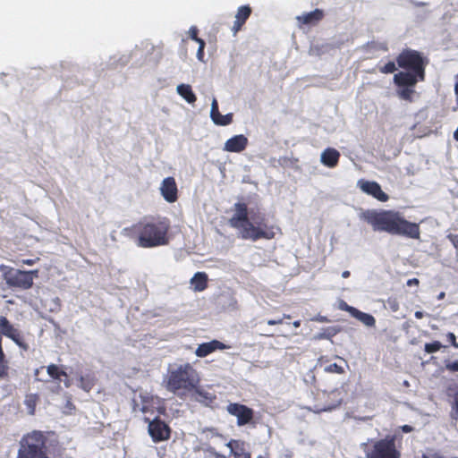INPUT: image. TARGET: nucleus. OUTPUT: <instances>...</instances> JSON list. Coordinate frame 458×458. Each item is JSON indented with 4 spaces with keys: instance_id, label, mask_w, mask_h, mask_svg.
Instances as JSON below:
<instances>
[{
    "instance_id": "nucleus-1",
    "label": "nucleus",
    "mask_w": 458,
    "mask_h": 458,
    "mask_svg": "<svg viewBox=\"0 0 458 458\" xmlns=\"http://www.w3.org/2000/svg\"><path fill=\"white\" fill-rule=\"evenodd\" d=\"M396 63L404 70L394 75L396 95L403 100L412 102L416 84L426 80L428 59L417 50L405 48L396 56Z\"/></svg>"
},
{
    "instance_id": "nucleus-2",
    "label": "nucleus",
    "mask_w": 458,
    "mask_h": 458,
    "mask_svg": "<svg viewBox=\"0 0 458 458\" xmlns=\"http://www.w3.org/2000/svg\"><path fill=\"white\" fill-rule=\"evenodd\" d=\"M170 220L165 216H144L123 229V233L138 247L151 249L169 243Z\"/></svg>"
},
{
    "instance_id": "nucleus-3",
    "label": "nucleus",
    "mask_w": 458,
    "mask_h": 458,
    "mask_svg": "<svg viewBox=\"0 0 458 458\" xmlns=\"http://www.w3.org/2000/svg\"><path fill=\"white\" fill-rule=\"evenodd\" d=\"M362 218L373 227L374 231L420 239V229L419 224L407 221L398 212L367 210L363 212Z\"/></svg>"
},
{
    "instance_id": "nucleus-4",
    "label": "nucleus",
    "mask_w": 458,
    "mask_h": 458,
    "mask_svg": "<svg viewBox=\"0 0 458 458\" xmlns=\"http://www.w3.org/2000/svg\"><path fill=\"white\" fill-rule=\"evenodd\" d=\"M199 384V373L189 362L169 367L163 379L165 389L178 396L192 393Z\"/></svg>"
},
{
    "instance_id": "nucleus-5",
    "label": "nucleus",
    "mask_w": 458,
    "mask_h": 458,
    "mask_svg": "<svg viewBox=\"0 0 458 458\" xmlns=\"http://www.w3.org/2000/svg\"><path fill=\"white\" fill-rule=\"evenodd\" d=\"M51 443H58L49 438L47 432L33 430L23 435L19 443L16 458H50Z\"/></svg>"
},
{
    "instance_id": "nucleus-6",
    "label": "nucleus",
    "mask_w": 458,
    "mask_h": 458,
    "mask_svg": "<svg viewBox=\"0 0 458 458\" xmlns=\"http://www.w3.org/2000/svg\"><path fill=\"white\" fill-rule=\"evenodd\" d=\"M395 440V436H386L382 439L363 443L361 447L366 458H401V452L396 446Z\"/></svg>"
},
{
    "instance_id": "nucleus-7",
    "label": "nucleus",
    "mask_w": 458,
    "mask_h": 458,
    "mask_svg": "<svg viewBox=\"0 0 458 458\" xmlns=\"http://www.w3.org/2000/svg\"><path fill=\"white\" fill-rule=\"evenodd\" d=\"M252 224L241 230L240 237L243 240H251L256 242L260 239L271 240L276 236L275 227L266 223L265 215L258 213L251 216Z\"/></svg>"
},
{
    "instance_id": "nucleus-8",
    "label": "nucleus",
    "mask_w": 458,
    "mask_h": 458,
    "mask_svg": "<svg viewBox=\"0 0 458 458\" xmlns=\"http://www.w3.org/2000/svg\"><path fill=\"white\" fill-rule=\"evenodd\" d=\"M1 270L4 271L3 276L5 283L11 288L28 290L32 287L34 277L38 276V269L23 271L1 266Z\"/></svg>"
},
{
    "instance_id": "nucleus-9",
    "label": "nucleus",
    "mask_w": 458,
    "mask_h": 458,
    "mask_svg": "<svg viewBox=\"0 0 458 458\" xmlns=\"http://www.w3.org/2000/svg\"><path fill=\"white\" fill-rule=\"evenodd\" d=\"M145 421L148 423V430L153 442L159 443L170 438L171 428L165 421L159 418H155L152 420L145 418Z\"/></svg>"
},
{
    "instance_id": "nucleus-10",
    "label": "nucleus",
    "mask_w": 458,
    "mask_h": 458,
    "mask_svg": "<svg viewBox=\"0 0 458 458\" xmlns=\"http://www.w3.org/2000/svg\"><path fill=\"white\" fill-rule=\"evenodd\" d=\"M226 411L230 415L236 417L238 427H243L253 421L254 411L245 404L230 403L226 406Z\"/></svg>"
},
{
    "instance_id": "nucleus-11",
    "label": "nucleus",
    "mask_w": 458,
    "mask_h": 458,
    "mask_svg": "<svg viewBox=\"0 0 458 458\" xmlns=\"http://www.w3.org/2000/svg\"><path fill=\"white\" fill-rule=\"evenodd\" d=\"M0 335H4L12 339L19 347L24 351L29 349V344L25 342L24 337L20 330L15 328L4 316H0Z\"/></svg>"
},
{
    "instance_id": "nucleus-12",
    "label": "nucleus",
    "mask_w": 458,
    "mask_h": 458,
    "mask_svg": "<svg viewBox=\"0 0 458 458\" xmlns=\"http://www.w3.org/2000/svg\"><path fill=\"white\" fill-rule=\"evenodd\" d=\"M235 213L229 219V225L235 229L244 230L249 224H252L249 218L248 206L244 202H237L234 204Z\"/></svg>"
},
{
    "instance_id": "nucleus-13",
    "label": "nucleus",
    "mask_w": 458,
    "mask_h": 458,
    "mask_svg": "<svg viewBox=\"0 0 458 458\" xmlns=\"http://www.w3.org/2000/svg\"><path fill=\"white\" fill-rule=\"evenodd\" d=\"M160 191L167 202H175L178 199V188L175 179L172 176L165 178L161 183Z\"/></svg>"
},
{
    "instance_id": "nucleus-14",
    "label": "nucleus",
    "mask_w": 458,
    "mask_h": 458,
    "mask_svg": "<svg viewBox=\"0 0 458 458\" xmlns=\"http://www.w3.org/2000/svg\"><path fill=\"white\" fill-rule=\"evenodd\" d=\"M358 184L363 192L371 195L377 200L385 202L388 199V195L382 191L381 186L377 182L360 180Z\"/></svg>"
},
{
    "instance_id": "nucleus-15",
    "label": "nucleus",
    "mask_w": 458,
    "mask_h": 458,
    "mask_svg": "<svg viewBox=\"0 0 458 458\" xmlns=\"http://www.w3.org/2000/svg\"><path fill=\"white\" fill-rule=\"evenodd\" d=\"M249 140L245 135H234L225 141L224 150L227 152L240 153L247 148Z\"/></svg>"
},
{
    "instance_id": "nucleus-16",
    "label": "nucleus",
    "mask_w": 458,
    "mask_h": 458,
    "mask_svg": "<svg viewBox=\"0 0 458 458\" xmlns=\"http://www.w3.org/2000/svg\"><path fill=\"white\" fill-rule=\"evenodd\" d=\"M227 348H229V346L215 339L208 343L200 344L195 350V354L199 358H204L217 350H225Z\"/></svg>"
},
{
    "instance_id": "nucleus-17",
    "label": "nucleus",
    "mask_w": 458,
    "mask_h": 458,
    "mask_svg": "<svg viewBox=\"0 0 458 458\" xmlns=\"http://www.w3.org/2000/svg\"><path fill=\"white\" fill-rule=\"evenodd\" d=\"M210 117L213 123L219 126H226L233 122V114H221L218 109V103L216 98L213 99L211 105Z\"/></svg>"
},
{
    "instance_id": "nucleus-18",
    "label": "nucleus",
    "mask_w": 458,
    "mask_h": 458,
    "mask_svg": "<svg viewBox=\"0 0 458 458\" xmlns=\"http://www.w3.org/2000/svg\"><path fill=\"white\" fill-rule=\"evenodd\" d=\"M251 12L252 10L250 5H242L237 9L235 21L232 28L233 34H236L242 30L246 21L250 18Z\"/></svg>"
},
{
    "instance_id": "nucleus-19",
    "label": "nucleus",
    "mask_w": 458,
    "mask_h": 458,
    "mask_svg": "<svg viewBox=\"0 0 458 458\" xmlns=\"http://www.w3.org/2000/svg\"><path fill=\"white\" fill-rule=\"evenodd\" d=\"M325 16L324 11L321 9H315L312 12L303 13L297 17L300 25H317Z\"/></svg>"
},
{
    "instance_id": "nucleus-20",
    "label": "nucleus",
    "mask_w": 458,
    "mask_h": 458,
    "mask_svg": "<svg viewBox=\"0 0 458 458\" xmlns=\"http://www.w3.org/2000/svg\"><path fill=\"white\" fill-rule=\"evenodd\" d=\"M192 393L195 394V400L205 406L212 407L216 401V395L214 393L199 388V386Z\"/></svg>"
},
{
    "instance_id": "nucleus-21",
    "label": "nucleus",
    "mask_w": 458,
    "mask_h": 458,
    "mask_svg": "<svg viewBox=\"0 0 458 458\" xmlns=\"http://www.w3.org/2000/svg\"><path fill=\"white\" fill-rule=\"evenodd\" d=\"M340 158V153L332 148H326L321 154V162L327 167H335L337 165Z\"/></svg>"
},
{
    "instance_id": "nucleus-22",
    "label": "nucleus",
    "mask_w": 458,
    "mask_h": 458,
    "mask_svg": "<svg viewBox=\"0 0 458 458\" xmlns=\"http://www.w3.org/2000/svg\"><path fill=\"white\" fill-rule=\"evenodd\" d=\"M226 446L231 449L234 458H251L250 453L244 448V442L241 440H230Z\"/></svg>"
},
{
    "instance_id": "nucleus-23",
    "label": "nucleus",
    "mask_w": 458,
    "mask_h": 458,
    "mask_svg": "<svg viewBox=\"0 0 458 458\" xmlns=\"http://www.w3.org/2000/svg\"><path fill=\"white\" fill-rule=\"evenodd\" d=\"M208 277L205 272H197L191 279V284L195 292H202L208 288Z\"/></svg>"
},
{
    "instance_id": "nucleus-24",
    "label": "nucleus",
    "mask_w": 458,
    "mask_h": 458,
    "mask_svg": "<svg viewBox=\"0 0 458 458\" xmlns=\"http://www.w3.org/2000/svg\"><path fill=\"white\" fill-rule=\"evenodd\" d=\"M348 310L351 312V314L359 319L360 322H362L367 327H374L376 325V319L375 318L369 314L362 312L353 307H349Z\"/></svg>"
},
{
    "instance_id": "nucleus-25",
    "label": "nucleus",
    "mask_w": 458,
    "mask_h": 458,
    "mask_svg": "<svg viewBox=\"0 0 458 458\" xmlns=\"http://www.w3.org/2000/svg\"><path fill=\"white\" fill-rule=\"evenodd\" d=\"M178 94L184 98L188 103L193 104L197 100V97L192 91L191 85L180 84L177 86Z\"/></svg>"
},
{
    "instance_id": "nucleus-26",
    "label": "nucleus",
    "mask_w": 458,
    "mask_h": 458,
    "mask_svg": "<svg viewBox=\"0 0 458 458\" xmlns=\"http://www.w3.org/2000/svg\"><path fill=\"white\" fill-rule=\"evenodd\" d=\"M47 374L49 375V377L51 378H53L54 380L62 381V377H68L67 373L64 369H60L55 364L48 365L47 367Z\"/></svg>"
},
{
    "instance_id": "nucleus-27",
    "label": "nucleus",
    "mask_w": 458,
    "mask_h": 458,
    "mask_svg": "<svg viewBox=\"0 0 458 458\" xmlns=\"http://www.w3.org/2000/svg\"><path fill=\"white\" fill-rule=\"evenodd\" d=\"M95 386V377L91 375H85L80 377V386L86 392H89Z\"/></svg>"
},
{
    "instance_id": "nucleus-28",
    "label": "nucleus",
    "mask_w": 458,
    "mask_h": 458,
    "mask_svg": "<svg viewBox=\"0 0 458 458\" xmlns=\"http://www.w3.org/2000/svg\"><path fill=\"white\" fill-rule=\"evenodd\" d=\"M38 397L35 394H28L25 398V405L30 415H34Z\"/></svg>"
},
{
    "instance_id": "nucleus-29",
    "label": "nucleus",
    "mask_w": 458,
    "mask_h": 458,
    "mask_svg": "<svg viewBox=\"0 0 458 458\" xmlns=\"http://www.w3.org/2000/svg\"><path fill=\"white\" fill-rule=\"evenodd\" d=\"M337 331L334 327H327L325 328L322 332L318 333L315 339L321 340V339H331L333 336L336 335Z\"/></svg>"
},
{
    "instance_id": "nucleus-30",
    "label": "nucleus",
    "mask_w": 458,
    "mask_h": 458,
    "mask_svg": "<svg viewBox=\"0 0 458 458\" xmlns=\"http://www.w3.org/2000/svg\"><path fill=\"white\" fill-rule=\"evenodd\" d=\"M442 348V344L439 341H434L428 343L424 346V350L428 353H433L438 352Z\"/></svg>"
},
{
    "instance_id": "nucleus-31",
    "label": "nucleus",
    "mask_w": 458,
    "mask_h": 458,
    "mask_svg": "<svg viewBox=\"0 0 458 458\" xmlns=\"http://www.w3.org/2000/svg\"><path fill=\"white\" fill-rule=\"evenodd\" d=\"M378 70L381 73L387 74V73L394 72L397 70V68H396L394 62L390 61L387 64H386L384 66H380L378 68Z\"/></svg>"
},
{
    "instance_id": "nucleus-32",
    "label": "nucleus",
    "mask_w": 458,
    "mask_h": 458,
    "mask_svg": "<svg viewBox=\"0 0 458 458\" xmlns=\"http://www.w3.org/2000/svg\"><path fill=\"white\" fill-rule=\"evenodd\" d=\"M386 304L391 311L396 312L399 310V301L395 297H389L386 301Z\"/></svg>"
},
{
    "instance_id": "nucleus-33",
    "label": "nucleus",
    "mask_w": 458,
    "mask_h": 458,
    "mask_svg": "<svg viewBox=\"0 0 458 458\" xmlns=\"http://www.w3.org/2000/svg\"><path fill=\"white\" fill-rule=\"evenodd\" d=\"M325 371L328 373H336V374H343L344 372L343 367L339 366L336 363L329 364L325 368Z\"/></svg>"
},
{
    "instance_id": "nucleus-34",
    "label": "nucleus",
    "mask_w": 458,
    "mask_h": 458,
    "mask_svg": "<svg viewBox=\"0 0 458 458\" xmlns=\"http://www.w3.org/2000/svg\"><path fill=\"white\" fill-rule=\"evenodd\" d=\"M291 318V315L289 314H284L283 318H277V319H268L267 321V325L269 326H276V325H280L283 323L284 319H290Z\"/></svg>"
},
{
    "instance_id": "nucleus-35",
    "label": "nucleus",
    "mask_w": 458,
    "mask_h": 458,
    "mask_svg": "<svg viewBox=\"0 0 458 458\" xmlns=\"http://www.w3.org/2000/svg\"><path fill=\"white\" fill-rule=\"evenodd\" d=\"M198 29L196 27H191L189 30L190 37L191 39L195 40L196 42L199 43L200 41H204L202 38H199L198 37Z\"/></svg>"
},
{
    "instance_id": "nucleus-36",
    "label": "nucleus",
    "mask_w": 458,
    "mask_h": 458,
    "mask_svg": "<svg viewBox=\"0 0 458 458\" xmlns=\"http://www.w3.org/2000/svg\"><path fill=\"white\" fill-rule=\"evenodd\" d=\"M205 46H206L205 41H200L199 43V49H198V52H197V57H198V59L199 61H203Z\"/></svg>"
},
{
    "instance_id": "nucleus-37",
    "label": "nucleus",
    "mask_w": 458,
    "mask_h": 458,
    "mask_svg": "<svg viewBox=\"0 0 458 458\" xmlns=\"http://www.w3.org/2000/svg\"><path fill=\"white\" fill-rule=\"evenodd\" d=\"M446 369L453 372H458V360H454L453 362L446 363Z\"/></svg>"
},
{
    "instance_id": "nucleus-38",
    "label": "nucleus",
    "mask_w": 458,
    "mask_h": 458,
    "mask_svg": "<svg viewBox=\"0 0 458 458\" xmlns=\"http://www.w3.org/2000/svg\"><path fill=\"white\" fill-rule=\"evenodd\" d=\"M447 238L449 239V241L453 243V245L454 246L455 249L458 250V233L457 234H449L447 236Z\"/></svg>"
},
{
    "instance_id": "nucleus-39",
    "label": "nucleus",
    "mask_w": 458,
    "mask_h": 458,
    "mask_svg": "<svg viewBox=\"0 0 458 458\" xmlns=\"http://www.w3.org/2000/svg\"><path fill=\"white\" fill-rule=\"evenodd\" d=\"M208 452L214 457V458H225V456L218 452L216 451L214 447H209L208 449Z\"/></svg>"
},
{
    "instance_id": "nucleus-40",
    "label": "nucleus",
    "mask_w": 458,
    "mask_h": 458,
    "mask_svg": "<svg viewBox=\"0 0 458 458\" xmlns=\"http://www.w3.org/2000/svg\"><path fill=\"white\" fill-rule=\"evenodd\" d=\"M448 337H449V339H450L451 344H452L454 348H457V349H458V343L456 342V338H455L454 334H453V333H449V334H448Z\"/></svg>"
},
{
    "instance_id": "nucleus-41",
    "label": "nucleus",
    "mask_w": 458,
    "mask_h": 458,
    "mask_svg": "<svg viewBox=\"0 0 458 458\" xmlns=\"http://www.w3.org/2000/svg\"><path fill=\"white\" fill-rule=\"evenodd\" d=\"M454 94H455L456 105L458 106V74L455 76Z\"/></svg>"
},
{
    "instance_id": "nucleus-42",
    "label": "nucleus",
    "mask_w": 458,
    "mask_h": 458,
    "mask_svg": "<svg viewBox=\"0 0 458 458\" xmlns=\"http://www.w3.org/2000/svg\"><path fill=\"white\" fill-rule=\"evenodd\" d=\"M39 259H22L21 260V263L24 264V265H28V266H32L36 263L37 260H38Z\"/></svg>"
},
{
    "instance_id": "nucleus-43",
    "label": "nucleus",
    "mask_w": 458,
    "mask_h": 458,
    "mask_svg": "<svg viewBox=\"0 0 458 458\" xmlns=\"http://www.w3.org/2000/svg\"><path fill=\"white\" fill-rule=\"evenodd\" d=\"M419 284H420V281L417 278H411L407 281L408 286L419 285Z\"/></svg>"
},
{
    "instance_id": "nucleus-44",
    "label": "nucleus",
    "mask_w": 458,
    "mask_h": 458,
    "mask_svg": "<svg viewBox=\"0 0 458 458\" xmlns=\"http://www.w3.org/2000/svg\"><path fill=\"white\" fill-rule=\"evenodd\" d=\"M454 409L455 410L456 413L458 414V392L454 395Z\"/></svg>"
},
{
    "instance_id": "nucleus-45",
    "label": "nucleus",
    "mask_w": 458,
    "mask_h": 458,
    "mask_svg": "<svg viewBox=\"0 0 458 458\" xmlns=\"http://www.w3.org/2000/svg\"><path fill=\"white\" fill-rule=\"evenodd\" d=\"M402 429H403V432L408 433V432H411L412 430V427L410 426V425H404V426L402 427Z\"/></svg>"
},
{
    "instance_id": "nucleus-46",
    "label": "nucleus",
    "mask_w": 458,
    "mask_h": 458,
    "mask_svg": "<svg viewBox=\"0 0 458 458\" xmlns=\"http://www.w3.org/2000/svg\"><path fill=\"white\" fill-rule=\"evenodd\" d=\"M415 318L418 319H421L424 317V314L422 311H416L414 314Z\"/></svg>"
},
{
    "instance_id": "nucleus-47",
    "label": "nucleus",
    "mask_w": 458,
    "mask_h": 458,
    "mask_svg": "<svg viewBox=\"0 0 458 458\" xmlns=\"http://www.w3.org/2000/svg\"><path fill=\"white\" fill-rule=\"evenodd\" d=\"M350 275H351V273H350V271H348V270H345V271H344V272L342 273V276H343L344 278H348V277L350 276Z\"/></svg>"
},
{
    "instance_id": "nucleus-48",
    "label": "nucleus",
    "mask_w": 458,
    "mask_h": 458,
    "mask_svg": "<svg viewBox=\"0 0 458 458\" xmlns=\"http://www.w3.org/2000/svg\"><path fill=\"white\" fill-rule=\"evenodd\" d=\"M293 326L295 327V328H298L301 327V320H295L293 322Z\"/></svg>"
},
{
    "instance_id": "nucleus-49",
    "label": "nucleus",
    "mask_w": 458,
    "mask_h": 458,
    "mask_svg": "<svg viewBox=\"0 0 458 458\" xmlns=\"http://www.w3.org/2000/svg\"><path fill=\"white\" fill-rule=\"evenodd\" d=\"M454 138L455 140L458 141V126H457V129L455 130V131L454 132Z\"/></svg>"
},
{
    "instance_id": "nucleus-50",
    "label": "nucleus",
    "mask_w": 458,
    "mask_h": 458,
    "mask_svg": "<svg viewBox=\"0 0 458 458\" xmlns=\"http://www.w3.org/2000/svg\"><path fill=\"white\" fill-rule=\"evenodd\" d=\"M147 411H148V408H147V406L144 404V405H143V407H142V411H143V412H147Z\"/></svg>"
}]
</instances>
